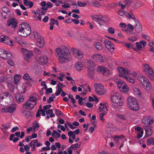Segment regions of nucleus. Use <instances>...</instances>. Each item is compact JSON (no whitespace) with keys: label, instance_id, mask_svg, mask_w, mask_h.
<instances>
[{"label":"nucleus","instance_id":"obj_1","mask_svg":"<svg viewBox=\"0 0 154 154\" xmlns=\"http://www.w3.org/2000/svg\"><path fill=\"white\" fill-rule=\"evenodd\" d=\"M55 53L58 61L61 63L68 62L72 59V54L66 46H62L56 48Z\"/></svg>","mask_w":154,"mask_h":154},{"label":"nucleus","instance_id":"obj_2","mask_svg":"<svg viewBox=\"0 0 154 154\" xmlns=\"http://www.w3.org/2000/svg\"><path fill=\"white\" fill-rule=\"evenodd\" d=\"M31 32V29L29 25L26 23L21 24L19 25L17 34L22 37H26Z\"/></svg>","mask_w":154,"mask_h":154},{"label":"nucleus","instance_id":"obj_3","mask_svg":"<svg viewBox=\"0 0 154 154\" xmlns=\"http://www.w3.org/2000/svg\"><path fill=\"white\" fill-rule=\"evenodd\" d=\"M128 107L131 110L137 111L139 110L138 103L134 97L129 96L127 99Z\"/></svg>","mask_w":154,"mask_h":154},{"label":"nucleus","instance_id":"obj_4","mask_svg":"<svg viewBox=\"0 0 154 154\" xmlns=\"http://www.w3.org/2000/svg\"><path fill=\"white\" fill-rule=\"evenodd\" d=\"M112 105L116 106L123 105V98L119 93H116L111 97Z\"/></svg>","mask_w":154,"mask_h":154},{"label":"nucleus","instance_id":"obj_5","mask_svg":"<svg viewBox=\"0 0 154 154\" xmlns=\"http://www.w3.org/2000/svg\"><path fill=\"white\" fill-rule=\"evenodd\" d=\"M37 98L33 96L30 97L28 100L22 105L23 108L29 110L32 109L37 104Z\"/></svg>","mask_w":154,"mask_h":154},{"label":"nucleus","instance_id":"obj_6","mask_svg":"<svg viewBox=\"0 0 154 154\" xmlns=\"http://www.w3.org/2000/svg\"><path fill=\"white\" fill-rule=\"evenodd\" d=\"M126 15L129 19H132L134 21L136 31L138 33L140 32L142 30V27L138 20L132 13L130 14L127 13H126Z\"/></svg>","mask_w":154,"mask_h":154},{"label":"nucleus","instance_id":"obj_7","mask_svg":"<svg viewBox=\"0 0 154 154\" xmlns=\"http://www.w3.org/2000/svg\"><path fill=\"white\" fill-rule=\"evenodd\" d=\"M143 71L148 73V76L151 80H153L154 72L152 68L148 64H143Z\"/></svg>","mask_w":154,"mask_h":154},{"label":"nucleus","instance_id":"obj_8","mask_svg":"<svg viewBox=\"0 0 154 154\" xmlns=\"http://www.w3.org/2000/svg\"><path fill=\"white\" fill-rule=\"evenodd\" d=\"M138 80L147 90H149L151 88V85L147 79L143 76L138 77Z\"/></svg>","mask_w":154,"mask_h":154},{"label":"nucleus","instance_id":"obj_9","mask_svg":"<svg viewBox=\"0 0 154 154\" xmlns=\"http://www.w3.org/2000/svg\"><path fill=\"white\" fill-rule=\"evenodd\" d=\"M116 84L121 91L126 93L129 91L128 87L123 81L119 80L116 82Z\"/></svg>","mask_w":154,"mask_h":154},{"label":"nucleus","instance_id":"obj_10","mask_svg":"<svg viewBox=\"0 0 154 154\" xmlns=\"http://www.w3.org/2000/svg\"><path fill=\"white\" fill-rule=\"evenodd\" d=\"M91 17L92 20L97 22L100 26L105 23L106 21L104 20V16L100 15H92Z\"/></svg>","mask_w":154,"mask_h":154},{"label":"nucleus","instance_id":"obj_11","mask_svg":"<svg viewBox=\"0 0 154 154\" xmlns=\"http://www.w3.org/2000/svg\"><path fill=\"white\" fill-rule=\"evenodd\" d=\"M0 57L4 59H12L13 57L11 53L4 49H0Z\"/></svg>","mask_w":154,"mask_h":154},{"label":"nucleus","instance_id":"obj_12","mask_svg":"<svg viewBox=\"0 0 154 154\" xmlns=\"http://www.w3.org/2000/svg\"><path fill=\"white\" fill-rule=\"evenodd\" d=\"M17 107V105L15 103L11 104L6 108H2L1 111L3 112L12 113L15 111Z\"/></svg>","mask_w":154,"mask_h":154},{"label":"nucleus","instance_id":"obj_13","mask_svg":"<svg viewBox=\"0 0 154 154\" xmlns=\"http://www.w3.org/2000/svg\"><path fill=\"white\" fill-rule=\"evenodd\" d=\"M95 92L98 94H103L105 91L104 88V86L101 84L95 83L94 84Z\"/></svg>","mask_w":154,"mask_h":154},{"label":"nucleus","instance_id":"obj_14","mask_svg":"<svg viewBox=\"0 0 154 154\" xmlns=\"http://www.w3.org/2000/svg\"><path fill=\"white\" fill-rule=\"evenodd\" d=\"M117 70L119 72V76L122 78V75L126 76L128 74H130L129 70L126 68H124L122 67L119 66L117 68Z\"/></svg>","mask_w":154,"mask_h":154},{"label":"nucleus","instance_id":"obj_15","mask_svg":"<svg viewBox=\"0 0 154 154\" xmlns=\"http://www.w3.org/2000/svg\"><path fill=\"white\" fill-rule=\"evenodd\" d=\"M0 42H4L10 46L13 45V41L11 40V39L6 36L2 35L1 36Z\"/></svg>","mask_w":154,"mask_h":154},{"label":"nucleus","instance_id":"obj_16","mask_svg":"<svg viewBox=\"0 0 154 154\" xmlns=\"http://www.w3.org/2000/svg\"><path fill=\"white\" fill-rule=\"evenodd\" d=\"M98 71H100L105 76H108L111 75V72L109 69L104 66H100L97 68Z\"/></svg>","mask_w":154,"mask_h":154},{"label":"nucleus","instance_id":"obj_17","mask_svg":"<svg viewBox=\"0 0 154 154\" xmlns=\"http://www.w3.org/2000/svg\"><path fill=\"white\" fill-rule=\"evenodd\" d=\"M72 50L73 54L75 57L80 59L83 57V54L81 51L73 48H72Z\"/></svg>","mask_w":154,"mask_h":154},{"label":"nucleus","instance_id":"obj_18","mask_svg":"<svg viewBox=\"0 0 154 154\" xmlns=\"http://www.w3.org/2000/svg\"><path fill=\"white\" fill-rule=\"evenodd\" d=\"M91 58L94 61L103 63L104 62V60L103 56L99 54H94L91 56Z\"/></svg>","mask_w":154,"mask_h":154},{"label":"nucleus","instance_id":"obj_19","mask_svg":"<svg viewBox=\"0 0 154 154\" xmlns=\"http://www.w3.org/2000/svg\"><path fill=\"white\" fill-rule=\"evenodd\" d=\"M26 86L25 84L20 83L17 84V88L19 92L23 94L26 92Z\"/></svg>","mask_w":154,"mask_h":154},{"label":"nucleus","instance_id":"obj_20","mask_svg":"<svg viewBox=\"0 0 154 154\" xmlns=\"http://www.w3.org/2000/svg\"><path fill=\"white\" fill-rule=\"evenodd\" d=\"M48 59L45 55L40 57L38 60V62L41 65H43L48 62Z\"/></svg>","mask_w":154,"mask_h":154},{"label":"nucleus","instance_id":"obj_21","mask_svg":"<svg viewBox=\"0 0 154 154\" xmlns=\"http://www.w3.org/2000/svg\"><path fill=\"white\" fill-rule=\"evenodd\" d=\"M142 122L146 125H151L153 124V120L152 119L150 116H147L143 118L142 120Z\"/></svg>","mask_w":154,"mask_h":154},{"label":"nucleus","instance_id":"obj_22","mask_svg":"<svg viewBox=\"0 0 154 154\" xmlns=\"http://www.w3.org/2000/svg\"><path fill=\"white\" fill-rule=\"evenodd\" d=\"M104 43L107 49L112 51L114 50V45L111 42L105 40Z\"/></svg>","mask_w":154,"mask_h":154},{"label":"nucleus","instance_id":"obj_23","mask_svg":"<svg viewBox=\"0 0 154 154\" xmlns=\"http://www.w3.org/2000/svg\"><path fill=\"white\" fill-rule=\"evenodd\" d=\"M7 25L8 26H11L14 29H15L17 26L16 20L14 18H10L8 21Z\"/></svg>","mask_w":154,"mask_h":154},{"label":"nucleus","instance_id":"obj_24","mask_svg":"<svg viewBox=\"0 0 154 154\" xmlns=\"http://www.w3.org/2000/svg\"><path fill=\"white\" fill-rule=\"evenodd\" d=\"M10 11L7 7L3 8L2 13V16L4 18H7L9 17Z\"/></svg>","mask_w":154,"mask_h":154},{"label":"nucleus","instance_id":"obj_25","mask_svg":"<svg viewBox=\"0 0 154 154\" xmlns=\"http://www.w3.org/2000/svg\"><path fill=\"white\" fill-rule=\"evenodd\" d=\"M36 40V45L39 48H41L43 46L45 42L43 37L41 36Z\"/></svg>","mask_w":154,"mask_h":154},{"label":"nucleus","instance_id":"obj_26","mask_svg":"<svg viewBox=\"0 0 154 154\" xmlns=\"http://www.w3.org/2000/svg\"><path fill=\"white\" fill-rule=\"evenodd\" d=\"M25 50V55L24 57L25 60L26 61L28 60L31 58L32 56V53L31 51H29L26 49H22V51Z\"/></svg>","mask_w":154,"mask_h":154},{"label":"nucleus","instance_id":"obj_27","mask_svg":"<svg viewBox=\"0 0 154 154\" xmlns=\"http://www.w3.org/2000/svg\"><path fill=\"white\" fill-rule=\"evenodd\" d=\"M125 3L123 4L121 2H119L118 4L119 6L121 7L122 9H124L126 6H128L133 2L132 0H125Z\"/></svg>","mask_w":154,"mask_h":154},{"label":"nucleus","instance_id":"obj_28","mask_svg":"<svg viewBox=\"0 0 154 154\" xmlns=\"http://www.w3.org/2000/svg\"><path fill=\"white\" fill-rule=\"evenodd\" d=\"M23 78L24 80L29 81V83H27V84L29 86H31L33 84V81L28 74H25L24 75Z\"/></svg>","mask_w":154,"mask_h":154},{"label":"nucleus","instance_id":"obj_29","mask_svg":"<svg viewBox=\"0 0 154 154\" xmlns=\"http://www.w3.org/2000/svg\"><path fill=\"white\" fill-rule=\"evenodd\" d=\"M87 65L88 69L91 71H93V68L95 66V63L93 61L91 60H88Z\"/></svg>","mask_w":154,"mask_h":154},{"label":"nucleus","instance_id":"obj_30","mask_svg":"<svg viewBox=\"0 0 154 154\" xmlns=\"http://www.w3.org/2000/svg\"><path fill=\"white\" fill-rule=\"evenodd\" d=\"M41 36L35 31L32 32L30 35V38L32 40H37Z\"/></svg>","mask_w":154,"mask_h":154},{"label":"nucleus","instance_id":"obj_31","mask_svg":"<svg viewBox=\"0 0 154 154\" xmlns=\"http://www.w3.org/2000/svg\"><path fill=\"white\" fill-rule=\"evenodd\" d=\"M133 91L135 94L138 97H140L141 96V92L140 90L136 86H134L132 87Z\"/></svg>","mask_w":154,"mask_h":154},{"label":"nucleus","instance_id":"obj_32","mask_svg":"<svg viewBox=\"0 0 154 154\" xmlns=\"http://www.w3.org/2000/svg\"><path fill=\"white\" fill-rule=\"evenodd\" d=\"M75 67L77 71H80L83 69L84 67L83 63L81 62H78L75 64Z\"/></svg>","mask_w":154,"mask_h":154},{"label":"nucleus","instance_id":"obj_33","mask_svg":"<svg viewBox=\"0 0 154 154\" xmlns=\"http://www.w3.org/2000/svg\"><path fill=\"white\" fill-rule=\"evenodd\" d=\"M100 106L99 107L98 109L100 112L104 111L103 112H106L107 111V106L106 103H101L100 104Z\"/></svg>","mask_w":154,"mask_h":154},{"label":"nucleus","instance_id":"obj_34","mask_svg":"<svg viewBox=\"0 0 154 154\" xmlns=\"http://www.w3.org/2000/svg\"><path fill=\"white\" fill-rule=\"evenodd\" d=\"M16 98L17 102L19 104L21 103L24 101V97L18 94L16 95Z\"/></svg>","mask_w":154,"mask_h":154},{"label":"nucleus","instance_id":"obj_35","mask_svg":"<svg viewBox=\"0 0 154 154\" xmlns=\"http://www.w3.org/2000/svg\"><path fill=\"white\" fill-rule=\"evenodd\" d=\"M38 140H32L30 141L29 143L30 147H32L31 149L32 151H34L36 148L35 143H37Z\"/></svg>","mask_w":154,"mask_h":154},{"label":"nucleus","instance_id":"obj_36","mask_svg":"<svg viewBox=\"0 0 154 154\" xmlns=\"http://www.w3.org/2000/svg\"><path fill=\"white\" fill-rule=\"evenodd\" d=\"M15 40L19 44L22 45H25L26 43L25 41L23 40L21 38L19 37H16L15 38Z\"/></svg>","mask_w":154,"mask_h":154},{"label":"nucleus","instance_id":"obj_37","mask_svg":"<svg viewBox=\"0 0 154 154\" xmlns=\"http://www.w3.org/2000/svg\"><path fill=\"white\" fill-rule=\"evenodd\" d=\"M22 113L27 118L32 116L33 115L32 112L30 111H27L25 110L23 111Z\"/></svg>","mask_w":154,"mask_h":154},{"label":"nucleus","instance_id":"obj_38","mask_svg":"<svg viewBox=\"0 0 154 154\" xmlns=\"http://www.w3.org/2000/svg\"><path fill=\"white\" fill-rule=\"evenodd\" d=\"M122 78H124L126 79L127 81L129 82L134 84L135 83V81L134 79L131 78L129 76L127 75L126 76H125L124 75H122Z\"/></svg>","mask_w":154,"mask_h":154},{"label":"nucleus","instance_id":"obj_39","mask_svg":"<svg viewBox=\"0 0 154 154\" xmlns=\"http://www.w3.org/2000/svg\"><path fill=\"white\" fill-rule=\"evenodd\" d=\"M146 137L151 136L152 134L151 129L150 127L146 126L145 129Z\"/></svg>","mask_w":154,"mask_h":154},{"label":"nucleus","instance_id":"obj_40","mask_svg":"<svg viewBox=\"0 0 154 154\" xmlns=\"http://www.w3.org/2000/svg\"><path fill=\"white\" fill-rule=\"evenodd\" d=\"M23 2L26 6H29L30 8H32L33 5V2L31 1H29V0H23Z\"/></svg>","mask_w":154,"mask_h":154},{"label":"nucleus","instance_id":"obj_41","mask_svg":"<svg viewBox=\"0 0 154 154\" xmlns=\"http://www.w3.org/2000/svg\"><path fill=\"white\" fill-rule=\"evenodd\" d=\"M114 137V140L117 143H119L120 141H121L124 137V136L122 135L119 136H115Z\"/></svg>","mask_w":154,"mask_h":154},{"label":"nucleus","instance_id":"obj_42","mask_svg":"<svg viewBox=\"0 0 154 154\" xmlns=\"http://www.w3.org/2000/svg\"><path fill=\"white\" fill-rule=\"evenodd\" d=\"M94 46L98 50H101L103 48L102 44L99 42H96L94 44Z\"/></svg>","mask_w":154,"mask_h":154},{"label":"nucleus","instance_id":"obj_43","mask_svg":"<svg viewBox=\"0 0 154 154\" xmlns=\"http://www.w3.org/2000/svg\"><path fill=\"white\" fill-rule=\"evenodd\" d=\"M81 145L77 143L72 144L69 147L70 149H72L73 150H77L80 148Z\"/></svg>","mask_w":154,"mask_h":154},{"label":"nucleus","instance_id":"obj_44","mask_svg":"<svg viewBox=\"0 0 154 154\" xmlns=\"http://www.w3.org/2000/svg\"><path fill=\"white\" fill-rule=\"evenodd\" d=\"M21 76L20 75L16 74L14 76V82L15 84L17 85L19 82Z\"/></svg>","mask_w":154,"mask_h":154},{"label":"nucleus","instance_id":"obj_45","mask_svg":"<svg viewBox=\"0 0 154 154\" xmlns=\"http://www.w3.org/2000/svg\"><path fill=\"white\" fill-rule=\"evenodd\" d=\"M136 46V48L139 51H143L144 50V47H143L140 42H136L135 43Z\"/></svg>","mask_w":154,"mask_h":154},{"label":"nucleus","instance_id":"obj_46","mask_svg":"<svg viewBox=\"0 0 154 154\" xmlns=\"http://www.w3.org/2000/svg\"><path fill=\"white\" fill-rule=\"evenodd\" d=\"M146 144L148 145H154V138H150L146 140Z\"/></svg>","mask_w":154,"mask_h":154},{"label":"nucleus","instance_id":"obj_47","mask_svg":"<svg viewBox=\"0 0 154 154\" xmlns=\"http://www.w3.org/2000/svg\"><path fill=\"white\" fill-rule=\"evenodd\" d=\"M46 11L43 10V9H42V8H38L37 10V14L40 15H44L46 13Z\"/></svg>","mask_w":154,"mask_h":154},{"label":"nucleus","instance_id":"obj_48","mask_svg":"<svg viewBox=\"0 0 154 154\" xmlns=\"http://www.w3.org/2000/svg\"><path fill=\"white\" fill-rule=\"evenodd\" d=\"M9 95V94L8 92H5L2 94L0 95V98L3 100L4 98L8 97Z\"/></svg>","mask_w":154,"mask_h":154},{"label":"nucleus","instance_id":"obj_49","mask_svg":"<svg viewBox=\"0 0 154 154\" xmlns=\"http://www.w3.org/2000/svg\"><path fill=\"white\" fill-rule=\"evenodd\" d=\"M143 5V4L142 3H140L138 1L136 2L133 7L134 8L136 9L142 6Z\"/></svg>","mask_w":154,"mask_h":154},{"label":"nucleus","instance_id":"obj_50","mask_svg":"<svg viewBox=\"0 0 154 154\" xmlns=\"http://www.w3.org/2000/svg\"><path fill=\"white\" fill-rule=\"evenodd\" d=\"M39 127L38 123L36 122H34L33 123L32 128L34 131H35V129L37 128H39Z\"/></svg>","mask_w":154,"mask_h":154},{"label":"nucleus","instance_id":"obj_51","mask_svg":"<svg viewBox=\"0 0 154 154\" xmlns=\"http://www.w3.org/2000/svg\"><path fill=\"white\" fill-rule=\"evenodd\" d=\"M40 4L42 6V9L43 10H47V8H46V3L45 1H43Z\"/></svg>","mask_w":154,"mask_h":154},{"label":"nucleus","instance_id":"obj_52","mask_svg":"<svg viewBox=\"0 0 154 154\" xmlns=\"http://www.w3.org/2000/svg\"><path fill=\"white\" fill-rule=\"evenodd\" d=\"M106 112H103L102 113H101L100 115V119L101 121H103V122H104L105 119L103 118V116L104 115L106 114Z\"/></svg>","mask_w":154,"mask_h":154},{"label":"nucleus","instance_id":"obj_53","mask_svg":"<svg viewBox=\"0 0 154 154\" xmlns=\"http://www.w3.org/2000/svg\"><path fill=\"white\" fill-rule=\"evenodd\" d=\"M77 4L79 6L81 7H84L87 5L85 2H82L80 1H78L77 2Z\"/></svg>","mask_w":154,"mask_h":154},{"label":"nucleus","instance_id":"obj_54","mask_svg":"<svg viewBox=\"0 0 154 154\" xmlns=\"http://www.w3.org/2000/svg\"><path fill=\"white\" fill-rule=\"evenodd\" d=\"M108 31L109 33L113 34L115 33L114 29L112 27H109L108 29Z\"/></svg>","mask_w":154,"mask_h":154},{"label":"nucleus","instance_id":"obj_55","mask_svg":"<svg viewBox=\"0 0 154 154\" xmlns=\"http://www.w3.org/2000/svg\"><path fill=\"white\" fill-rule=\"evenodd\" d=\"M94 6L95 7H99L101 6L100 4L97 1H94L92 2Z\"/></svg>","mask_w":154,"mask_h":154},{"label":"nucleus","instance_id":"obj_56","mask_svg":"<svg viewBox=\"0 0 154 154\" xmlns=\"http://www.w3.org/2000/svg\"><path fill=\"white\" fill-rule=\"evenodd\" d=\"M6 81V78L5 76L2 75H0V82H4Z\"/></svg>","mask_w":154,"mask_h":154},{"label":"nucleus","instance_id":"obj_57","mask_svg":"<svg viewBox=\"0 0 154 154\" xmlns=\"http://www.w3.org/2000/svg\"><path fill=\"white\" fill-rule=\"evenodd\" d=\"M143 130H142L140 131L139 133L137 134V137L138 138H141L143 136Z\"/></svg>","mask_w":154,"mask_h":154},{"label":"nucleus","instance_id":"obj_58","mask_svg":"<svg viewBox=\"0 0 154 154\" xmlns=\"http://www.w3.org/2000/svg\"><path fill=\"white\" fill-rule=\"evenodd\" d=\"M51 95H52L53 97H49V99L47 100V102L48 103H50L51 102H53L54 100V96L53 94Z\"/></svg>","mask_w":154,"mask_h":154},{"label":"nucleus","instance_id":"obj_59","mask_svg":"<svg viewBox=\"0 0 154 154\" xmlns=\"http://www.w3.org/2000/svg\"><path fill=\"white\" fill-rule=\"evenodd\" d=\"M125 46L128 48H132L133 47V45L131 43H125Z\"/></svg>","mask_w":154,"mask_h":154},{"label":"nucleus","instance_id":"obj_60","mask_svg":"<svg viewBox=\"0 0 154 154\" xmlns=\"http://www.w3.org/2000/svg\"><path fill=\"white\" fill-rule=\"evenodd\" d=\"M128 39L129 41L131 42H134L136 41L137 39V38L134 36L128 38Z\"/></svg>","mask_w":154,"mask_h":154},{"label":"nucleus","instance_id":"obj_61","mask_svg":"<svg viewBox=\"0 0 154 154\" xmlns=\"http://www.w3.org/2000/svg\"><path fill=\"white\" fill-rule=\"evenodd\" d=\"M116 116L121 119L125 120L126 118L125 116L122 114H117Z\"/></svg>","mask_w":154,"mask_h":154},{"label":"nucleus","instance_id":"obj_62","mask_svg":"<svg viewBox=\"0 0 154 154\" xmlns=\"http://www.w3.org/2000/svg\"><path fill=\"white\" fill-rule=\"evenodd\" d=\"M53 6V5L50 2H48L47 3H46V8H47V10H48V8H50L52 7Z\"/></svg>","mask_w":154,"mask_h":154},{"label":"nucleus","instance_id":"obj_63","mask_svg":"<svg viewBox=\"0 0 154 154\" xmlns=\"http://www.w3.org/2000/svg\"><path fill=\"white\" fill-rule=\"evenodd\" d=\"M62 89H61L60 88H58V89L57 90L56 92L55 93V95L56 96H59L61 92V91H62Z\"/></svg>","mask_w":154,"mask_h":154},{"label":"nucleus","instance_id":"obj_64","mask_svg":"<svg viewBox=\"0 0 154 154\" xmlns=\"http://www.w3.org/2000/svg\"><path fill=\"white\" fill-rule=\"evenodd\" d=\"M55 113L57 116H61L62 112L60 110L56 109L55 110Z\"/></svg>","mask_w":154,"mask_h":154}]
</instances>
